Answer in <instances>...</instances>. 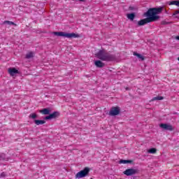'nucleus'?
Returning a JSON list of instances; mask_svg holds the SVG:
<instances>
[{
  "label": "nucleus",
  "instance_id": "f257e3e1",
  "mask_svg": "<svg viewBox=\"0 0 179 179\" xmlns=\"http://www.w3.org/2000/svg\"><path fill=\"white\" fill-rule=\"evenodd\" d=\"M164 7H158V8H150L147 12L144 13L143 16L146 18L141 20L138 22V26H145V24H148V23H152L153 22H157L159 19H160V13L163 12Z\"/></svg>",
  "mask_w": 179,
  "mask_h": 179
},
{
  "label": "nucleus",
  "instance_id": "f03ea898",
  "mask_svg": "<svg viewBox=\"0 0 179 179\" xmlns=\"http://www.w3.org/2000/svg\"><path fill=\"white\" fill-rule=\"evenodd\" d=\"M95 57L98 58V59H100L101 61H106V62H111L117 59L115 55H111L104 49L100 50L96 54H95Z\"/></svg>",
  "mask_w": 179,
  "mask_h": 179
},
{
  "label": "nucleus",
  "instance_id": "7ed1b4c3",
  "mask_svg": "<svg viewBox=\"0 0 179 179\" xmlns=\"http://www.w3.org/2000/svg\"><path fill=\"white\" fill-rule=\"evenodd\" d=\"M90 173V168L85 167L83 170L80 171L76 174V178H83L87 177Z\"/></svg>",
  "mask_w": 179,
  "mask_h": 179
},
{
  "label": "nucleus",
  "instance_id": "20e7f679",
  "mask_svg": "<svg viewBox=\"0 0 179 179\" xmlns=\"http://www.w3.org/2000/svg\"><path fill=\"white\" fill-rule=\"evenodd\" d=\"M120 113L121 108H120V106H113L110 110L109 115H111L112 117H115V115H119Z\"/></svg>",
  "mask_w": 179,
  "mask_h": 179
},
{
  "label": "nucleus",
  "instance_id": "39448f33",
  "mask_svg": "<svg viewBox=\"0 0 179 179\" xmlns=\"http://www.w3.org/2000/svg\"><path fill=\"white\" fill-rule=\"evenodd\" d=\"M138 173H139V170L131 168L126 169L123 172V174H124V176H127V177H129L131 176H135V174H138Z\"/></svg>",
  "mask_w": 179,
  "mask_h": 179
},
{
  "label": "nucleus",
  "instance_id": "423d86ee",
  "mask_svg": "<svg viewBox=\"0 0 179 179\" xmlns=\"http://www.w3.org/2000/svg\"><path fill=\"white\" fill-rule=\"evenodd\" d=\"M60 113L58 111H55L52 113H50L49 115L45 116L43 120L45 121H48L50 120H55V118H58L59 117Z\"/></svg>",
  "mask_w": 179,
  "mask_h": 179
},
{
  "label": "nucleus",
  "instance_id": "0eeeda50",
  "mask_svg": "<svg viewBox=\"0 0 179 179\" xmlns=\"http://www.w3.org/2000/svg\"><path fill=\"white\" fill-rule=\"evenodd\" d=\"M159 127L165 131H174V127L171 124L161 123L159 124Z\"/></svg>",
  "mask_w": 179,
  "mask_h": 179
},
{
  "label": "nucleus",
  "instance_id": "6e6552de",
  "mask_svg": "<svg viewBox=\"0 0 179 179\" xmlns=\"http://www.w3.org/2000/svg\"><path fill=\"white\" fill-rule=\"evenodd\" d=\"M66 37L67 38H79V37H80V35L75 33H66Z\"/></svg>",
  "mask_w": 179,
  "mask_h": 179
},
{
  "label": "nucleus",
  "instance_id": "1a4fd4ad",
  "mask_svg": "<svg viewBox=\"0 0 179 179\" xmlns=\"http://www.w3.org/2000/svg\"><path fill=\"white\" fill-rule=\"evenodd\" d=\"M39 113H41V114H43L44 115H50V113H51V108H45L42 110H40Z\"/></svg>",
  "mask_w": 179,
  "mask_h": 179
},
{
  "label": "nucleus",
  "instance_id": "9d476101",
  "mask_svg": "<svg viewBox=\"0 0 179 179\" xmlns=\"http://www.w3.org/2000/svg\"><path fill=\"white\" fill-rule=\"evenodd\" d=\"M8 73H10V76H15L16 73H19V71L15 68H9Z\"/></svg>",
  "mask_w": 179,
  "mask_h": 179
},
{
  "label": "nucleus",
  "instance_id": "9b49d317",
  "mask_svg": "<svg viewBox=\"0 0 179 179\" xmlns=\"http://www.w3.org/2000/svg\"><path fill=\"white\" fill-rule=\"evenodd\" d=\"M94 65L96 66V68H104L106 66V64L103 63L101 60H96L94 62Z\"/></svg>",
  "mask_w": 179,
  "mask_h": 179
},
{
  "label": "nucleus",
  "instance_id": "f8f14e48",
  "mask_svg": "<svg viewBox=\"0 0 179 179\" xmlns=\"http://www.w3.org/2000/svg\"><path fill=\"white\" fill-rule=\"evenodd\" d=\"M53 34L57 36L58 37H66V32L64 31H54Z\"/></svg>",
  "mask_w": 179,
  "mask_h": 179
},
{
  "label": "nucleus",
  "instance_id": "ddd939ff",
  "mask_svg": "<svg viewBox=\"0 0 179 179\" xmlns=\"http://www.w3.org/2000/svg\"><path fill=\"white\" fill-rule=\"evenodd\" d=\"M136 17V14L135 13H131L127 14V19H129L131 22H134V19H135Z\"/></svg>",
  "mask_w": 179,
  "mask_h": 179
},
{
  "label": "nucleus",
  "instance_id": "4468645a",
  "mask_svg": "<svg viewBox=\"0 0 179 179\" xmlns=\"http://www.w3.org/2000/svg\"><path fill=\"white\" fill-rule=\"evenodd\" d=\"M119 163L120 164H131V163H134V161L133 160H129V159H127V160H125V159H121L119 161Z\"/></svg>",
  "mask_w": 179,
  "mask_h": 179
},
{
  "label": "nucleus",
  "instance_id": "2eb2a0df",
  "mask_svg": "<svg viewBox=\"0 0 179 179\" xmlns=\"http://www.w3.org/2000/svg\"><path fill=\"white\" fill-rule=\"evenodd\" d=\"M133 55H135V57H137L140 61H145V57H143L142 55L136 52H134Z\"/></svg>",
  "mask_w": 179,
  "mask_h": 179
},
{
  "label": "nucleus",
  "instance_id": "dca6fc26",
  "mask_svg": "<svg viewBox=\"0 0 179 179\" xmlns=\"http://www.w3.org/2000/svg\"><path fill=\"white\" fill-rule=\"evenodd\" d=\"M34 122L36 125H43V124H45V120H34Z\"/></svg>",
  "mask_w": 179,
  "mask_h": 179
},
{
  "label": "nucleus",
  "instance_id": "f3484780",
  "mask_svg": "<svg viewBox=\"0 0 179 179\" xmlns=\"http://www.w3.org/2000/svg\"><path fill=\"white\" fill-rule=\"evenodd\" d=\"M34 57V53L33 52H29L26 55L25 58L27 59H30V58H33Z\"/></svg>",
  "mask_w": 179,
  "mask_h": 179
},
{
  "label": "nucleus",
  "instance_id": "a211bd4d",
  "mask_svg": "<svg viewBox=\"0 0 179 179\" xmlns=\"http://www.w3.org/2000/svg\"><path fill=\"white\" fill-rule=\"evenodd\" d=\"M38 117V115H36V113H33L29 115V118L30 120H36V118H37Z\"/></svg>",
  "mask_w": 179,
  "mask_h": 179
},
{
  "label": "nucleus",
  "instance_id": "6ab92c4d",
  "mask_svg": "<svg viewBox=\"0 0 179 179\" xmlns=\"http://www.w3.org/2000/svg\"><path fill=\"white\" fill-rule=\"evenodd\" d=\"M164 99V97H163V96H157L152 98V101L163 100Z\"/></svg>",
  "mask_w": 179,
  "mask_h": 179
},
{
  "label": "nucleus",
  "instance_id": "aec40b11",
  "mask_svg": "<svg viewBox=\"0 0 179 179\" xmlns=\"http://www.w3.org/2000/svg\"><path fill=\"white\" fill-rule=\"evenodd\" d=\"M148 153L154 155L155 153H156V152H157V150L155 148H150V150H148Z\"/></svg>",
  "mask_w": 179,
  "mask_h": 179
},
{
  "label": "nucleus",
  "instance_id": "412c9836",
  "mask_svg": "<svg viewBox=\"0 0 179 179\" xmlns=\"http://www.w3.org/2000/svg\"><path fill=\"white\" fill-rule=\"evenodd\" d=\"M169 5H176V6H179V1H172L169 3Z\"/></svg>",
  "mask_w": 179,
  "mask_h": 179
},
{
  "label": "nucleus",
  "instance_id": "4be33fe9",
  "mask_svg": "<svg viewBox=\"0 0 179 179\" xmlns=\"http://www.w3.org/2000/svg\"><path fill=\"white\" fill-rule=\"evenodd\" d=\"M173 23V22H167V21H162L161 22V24H162L163 26H165L166 24H171Z\"/></svg>",
  "mask_w": 179,
  "mask_h": 179
},
{
  "label": "nucleus",
  "instance_id": "5701e85b",
  "mask_svg": "<svg viewBox=\"0 0 179 179\" xmlns=\"http://www.w3.org/2000/svg\"><path fill=\"white\" fill-rule=\"evenodd\" d=\"M4 23H7V24H9V25L17 26V24L12 21H4Z\"/></svg>",
  "mask_w": 179,
  "mask_h": 179
},
{
  "label": "nucleus",
  "instance_id": "b1692460",
  "mask_svg": "<svg viewBox=\"0 0 179 179\" xmlns=\"http://www.w3.org/2000/svg\"><path fill=\"white\" fill-rule=\"evenodd\" d=\"M129 10H135V7H134V6H129Z\"/></svg>",
  "mask_w": 179,
  "mask_h": 179
},
{
  "label": "nucleus",
  "instance_id": "393cba45",
  "mask_svg": "<svg viewBox=\"0 0 179 179\" xmlns=\"http://www.w3.org/2000/svg\"><path fill=\"white\" fill-rule=\"evenodd\" d=\"M179 13V10L175 11V13H173V16H176V15H178Z\"/></svg>",
  "mask_w": 179,
  "mask_h": 179
},
{
  "label": "nucleus",
  "instance_id": "a878e982",
  "mask_svg": "<svg viewBox=\"0 0 179 179\" xmlns=\"http://www.w3.org/2000/svg\"><path fill=\"white\" fill-rule=\"evenodd\" d=\"M5 176H6V175H5V172L1 173V177H5Z\"/></svg>",
  "mask_w": 179,
  "mask_h": 179
},
{
  "label": "nucleus",
  "instance_id": "bb28decb",
  "mask_svg": "<svg viewBox=\"0 0 179 179\" xmlns=\"http://www.w3.org/2000/svg\"><path fill=\"white\" fill-rule=\"evenodd\" d=\"M125 90H131V89H130L129 87H127L125 88Z\"/></svg>",
  "mask_w": 179,
  "mask_h": 179
},
{
  "label": "nucleus",
  "instance_id": "cd10ccee",
  "mask_svg": "<svg viewBox=\"0 0 179 179\" xmlns=\"http://www.w3.org/2000/svg\"><path fill=\"white\" fill-rule=\"evenodd\" d=\"M176 40H178V41H179V36H177L176 37Z\"/></svg>",
  "mask_w": 179,
  "mask_h": 179
},
{
  "label": "nucleus",
  "instance_id": "c85d7f7f",
  "mask_svg": "<svg viewBox=\"0 0 179 179\" xmlns=\"http://www.w3.org/2000/svg\"><path fill=\"white\" fill-rule=\"evenodd\" d=\"M78 1H80V2H85V1L86 0H78Z\"/></svg>",
  "mask_w": 179,
  "mask_h": 179
},
{
  "label": "nucleus",
  "instance_id": "c756f323",
  "mask_svg": "<svg viewBox=\"0 0 179 179\" xmlns=\"http://www.w3.org/2000/svg\"><path fill=\"white\" fill-rule=\"evenodd\" d=\"M175 17H176L177 19H179V17H178V16H177V15H176Z\"/></svg>",
  "mask_w": 179,
  "mask_h": 179
},
{
  "label": "nucleus",
  "instance_id": "7c9ffc66",
  "mask_svg": "<svg viewBox=\"0 0 179 179\" xmlns=\"http://www.w3.org/2000/svg\"><path fill=\"white\" fill-rule=\"evenodd\" d=\"M178 60L179 61V57H178Z\"/></svg>",
  "mask_w": 179,
  "mask_h": 179
},
{
  "label": "nucleus",
  "instance_id": "2f4dec72",
  "mask_svg": "<svg viewBox=\"0 0 179 179\" xmlns=\"http://www.w3.org/2000/svg\"><path fill=\"white\" fill-rule=\"evenodd\" d=\"M135 23H136V21H134Z\"/></svg>",
  "mask_w": 179,
  "mask_h": 179
},
{
  "label": "nucleus",
  "instance_id": "473e14b6",
  "mask_svg": "<svg viewBox=\"0 0 179 179\" xmlns=\"http://www.w3.org/2000/svg\"><path fill=\"white\" fill-rule=\"evenodd\" d=\"M91 179H93V178H91Z\"/></svg>",
  "mask_w": 179,
  "mask_h": 179
}]
</instances>
